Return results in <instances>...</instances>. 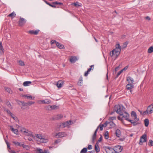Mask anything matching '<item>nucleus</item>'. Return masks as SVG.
<instances>
[{
    "mask_svg": "<svg viewBox=\"0 0 153 153\" xmlns=\"http://www.w3.org/2000/svg\"><path fill=\"white\" fill-rule=\"evenodd\" d=\"M121 50V47L119 44L116 45V48L110 53V55L113 57H117L120 54Z\"/></svg>",
    "mask_w": 153,
    "mask_h": 153,
    "instance_id": "f257e3e1",
    "label": "nucleus"
},
{
    "mask_svg": "<svg viewBox=\"0 0 153 153\" xmlns=\"http://www.w3.org/2000/svg\"><path fill=\"white\" fill-rule=\"evenodd\" d=\"M36 137L40 139L41 142L42 143H46L48 142V140L45 138V137L41 134H35Z\"/></svg>",
    "mask_w": 153,
    "mask_h": 153,
    "instance_id": "f03ea898",
    "label": "nucleus"
},
{
    "mask_svg": "<svg viewBox=\"0 0 153 153\" xmlns=\"http://www.w3.org/2000/svg\"><path fill=\"white\" fill-rule=\"evenodd\" d=\"M72 121L71 120L65 122L59 125V127L62 128H64L71 124Z\"/></svg>",
    "mask_w": 153,
    "mask_h": 153,
    "instance_id": "7ed1b4c3",
    "label": "nucleus"
},
{
    "mask_svg": "<svg viewBox=\"0 0 153 153\" xmlns=\"http://www.w3.org/2000/svg\"><path fill=\"white\" fill-rule=\"evenodd\" d=\"M59 5V6L63 5V4L62 3L58 2V1H55L52 3V4H48V5L51 7L53 8H56L59 7H57L56 5Z\"/></svg>",
    "mask_w": 153,
    "mask_h": 153,
    "instance_id": "20e7f679",
    "label": "nucleus"
},
{
    "mask_svg": "<svg viewBox=\"0 0 153 153\" xmlns=\"http://www.w3.org/2000/svg\"><path fill=\"white\" fill-rule=\"evenodd\" d=\"M22 131L25 133L26 135L32 137H35V136L33 134L32 132L29 131L27 129L25 128H23L22 130Z\"/></svg>",
    "mask_w": 153,
    "mask_h": 153,
    "instance_id": "39448f33",
    "label": "nucleus"
},
{
    "mask_svg": "<svg viewBox=\"0 0 153 153\" xmlns=\"http://www.w3.org/2000/svg\"><path fill=\"white\" fill-rule=\"evenodd\" d=\"M146 134H144L142 136L140 137V142L139 144L142 145L143 143L146 142L147 140H146Z\"/></svg>",
    "mask_w": 153,
    "mask_h": 153,
    "instance_id": "423d86ee",
    "label": "nucleus"
},
{
    "mask_svg": "<svg viewBox=\"0 0 153 153\" xmlns=\"http://www.w3.org/2000/svg\"><path fill=\"white\" fill-rule=\"evenodd\" d=\"M105 150L106 153H117L115 150L112 148L105 147Z\"/></svg>",
    "mask_w": 153,
    "mask_h": 153,
    "instance_id": "0eeeda50",
    "label": "nucleus"
},
{
    "mask_svg": "<svg viewBox=\"0 0 153 153\" xmlns=\"http://www.w3.org/2000/svg\"><path fill=\"white\" fill-rule=\"evenodd\" d=\"M26 20L24 18L20 17L19 21V26H23L26 23Z\"/></svg>",
    "mask_w": 153,
    "mask_h": 153,
    "instance_id": "6e6552de",
    "label": "nucleus"
},
{
    "mask_svg": "<svg viewBox=\"0 0 153 153\" xmlns=\"http://www.w3.org/2000/svg\"><path fill=\"white\" fill-rule=\"evenodd\" d=\"M123 149L122 146H117L114 147V149L117 153L121 152Z\"/></svg>",
    "mask_w": 153,
    "mask_h": 153,
    "instance_id": "1a4fd4ad",
    "label": "nucleus"
},
{
    "mask_svg": "<svg viewBox=\"0 0 153 153\" xmlns=\"http://www.w3.org/2000/svg\"><path fill=\"white\" fill-rule=\"evenodd\" d=\"M65 135L66 134L64 132H59L56 133L55 136L57 138H61L65 137Z\"/></svg>",
    "mask_w": 153,
    "mask_h": 153,
    "instance_id": "9d476101",
    "label": "nucleus"
},
{
    "mask_svg": "<svg viewBox=\"0 0 153 153\" xmlns=\"http://www.w3.org/2000/svg\"><path fill=\"white\" fill-rule=\"evenodd\" d=\"M63 117V116L61 114H58L54 116L53 119L55 120H59Z\"/></svg>",
    "mask_w": 153,
    "mask_h": 153,
    "instance_id": "9b49d317",
    "label": "nucleus"
},
{
    "mask_svg": "<svg viewBox=\"0 0 153 153\" xmlns=\"http://www.w3.org/2000/svg\"><path fill=\"white\" fill-rule=\"evenodd\" d=\"M39 31V30H31L29 31L28 33L31 34H34L36 35L38 34Z\"/></svg>",
    "mask_w": 153,
    "mask_h": 153,
    "instance_id": "f8f14e48",
    "label": "nucleus"
},
{
    "mask_svg": "<svg viewBox=\"0 0 153 153\" xmlns=\"http://www.w3.org/2000/svg\"><path fill=\"white\" fill-rule=\"evenodd\" d=\"M40 102V103L41 104H49L51 103V101L49 100L46 99L45 100H41Z\"/></svg>",
    "mask_w": 153,
    "mask_h": 153,
    "instance_id": "ddd939ff",
    "label": "nucleus"
},
{
    "mask_svg": "<svg viewBox=\"0 0 153 153\" xmlns=\"http://www.w3.org/2000/svg\"><path fill=\"white\" fill-rule=\"evenodd\" d=\"M37 153H48V150H45L43 151L42 149H36Z\"/></svg>",
    "mask_w": 153,
    "mask_h": 153,
    "instance_id": "4468645a",
    "label": "nucleus"
},
{
    "mask_svg": "<svg viewBox=\"0 0 153 153\" xmlns=\"http://www.w3.org/2000/svg\"><path fill=\"white\" fill-rule=\"evenodd\" d=\"M63 83L64 82L62 80L59 81L57 82L56 84L57 87L59 88H61L62 86Z\"/></svg>",
    "mask_w": 153,
    "mask_h": 153,
    "instance_id": "2eb2a0df",
    "label": "nucleus"
},
{
    "mask_svg": "<svg viewBox=\"0 0 153 153\" xmlns=\"http://www.w3.org/2000/svg\"><path fill=\"white\" fill-rule=\"evenodd\" d=\"M94 149L97 152V153L100 152V148L98 146V143H96L94 147Z\"/></svg>",
    "mask_w": 153,
    "mask_h": 153,
    "instance_id": "dca6fc26",
    "label": "nucleus"
},
{
    "mask_svg": "<svg viewBox=\"0 0 153 153\" xmlns=\"http://www.w3.org/2000/svg\"><path fill=\"white\" fill-rule=\"evenodd\" d=\"M134 87V85L132 84L128 83L126 86V88L128 90L131 89Z\"/></svg>",
    "mask_w": 153,
    "mask_h": 153,
    "instance_id": "f3484780",
    "label": "nucleus"
},
{
    "mask_svg": "<svg viewBox=\"0 0 153 153\" xmlns=\"http://www.w3.org/2000/svg\"><path fill=\"white\" fill-rule=\"evenodd\" d=\"M127 80L128 81V83H131L132 84L134 82L133 79L130 76H128L127 77Z\"/></svg>",
    "mask_w": 153,
    "mask_h": 153,
    "instance_id": "a211bd4d",
    "label": "nucleus"
},
{
    "mask_svg": "<svg viewBox=\"0 0 153 153\" xmlns=\"http://www.w3.org/2000/svg\"><path fill=\"white\" fill-rule=\"evenodd\" d=\"M122 116L123 118H125V120H127L128 119L129 115L127 113L125 112V114H124L123 113V115Z\"/></svg>",
    "mask_w": 153,
    "mask_h": 153,
    "instance_id": "6ab92c4d",
    "label": "nucleus"
},
{
    "mask_svg": "<svg viewBox=\"0 0 153 153\" xmlns=\"http://www.w3.org/2000/svg\"><path fill=\"white\" fill-rule=\"evenodd\" d=\"M56 45L60 49H64V46L62 44L58 42L56 43Z\"/></svg>",
    "mask_w": 153,
    "mask_h": 153,
    "instance_id": "aec40b11",
    "label": "nucleus"
},
{
    "mask_svg": "<svg viewBox=\"0 0 153 153\" xmlns=\"http://www.w3.org/2000/svg\"><path fill=\"white\" fill-rule=\"evenodd\" d=\"M82 76H80L77 82L78 85L79 86H81L82 84Z\"/></svg>",
    "mask_w": 153,
    "mask_h": 153,
    "instance_id": "412c9836",
    "label": "nucleus"
},
{
    "mask_svg": "<svg viewBox=\"0 0 153 153\" xmlns=\"http://www.w3.org/2000/svg\"><path fill=\"white\" fill-rule=\"evenodd\" d=\"M10 129L13 131V133H14L15 134H17L18 133V131L17 129H14L13 127L11 126H10Z\"/></svg>",
    "mask_w": 153,
    "mask_h": 153,
    "instance_id": "4be33fe9",
    "label": "nucleus"
},
{
    "mask_svg": "<svg viewBox=\"0 0 153 153\" xmlns=\"http://www.w3.org/2000/svg\"><path fill=\"white\" fill-rule=\"evenodd\" d=\"M151 106H153V105L152 104H151L147 108V110L146 111H144L143 113V115H144L145 114H149L148 111L149 110V109L151 107Z\"/></svg>",
    "mask_w": 153,
    "mask_h": 153,
    "instance_id": "5701e85b",
    "label": "nucleus"
},
{
    "mask_svg": "<svg viewBox=\"0 0 153 153\" xmlns=\"http://www.w3.org/2000/svg\"><path fill=\"white\" fill-rule=\"evenodd\" d=\"M120 106L119 105H115L114 108V110L116 112H119V111H118V110L120 109Z\"/></svg>",
    "mask_w": 153,
    "mask_h": 153,
    "instance_id": "b1692460",
    "label": "nucleus"
},
{
    "mask_svg": "<svg viewBox=\"0 0 153 153\" xmlns=\"http://www.w3.org/2000/svg\"><path fill=\"white\" fill-rule=\"evenodd\" d=\"M48 107L50 108L51 110H54L58 108V107L55 105H48Z\"/></svg>",
    "mask_w": 153,
    "mask_h": 153,
    "instance_id": "393cba45",
    "label": "nucleus"
},
{
    "mask_svg": "<svg viewBox=\"0 0 153 153\" xmlns=\"http://www.w3.org/2000/svg\"><path fill=\"white\" fill-rule=\"evenodd\" d=\"M31 82H32L30 81H25L23 82V85L24 86H26L29 85L31 83Z\"/></svg>",
    "mask_w": 153,
    "mask_h": 153,
    "instance_id": "a878e982",
    "label": "nucleus"
},
{
    "mask_svg": "<svg viewBox=\"0 0 153 153\" xmlns=\"http://www.w3.org/2000/svg\"><path fill=\"white\" fill-rule=\"evenodd\" d=\"M16 15L15 13L14 12H13L9 14L8 16L10 17L11 18L13 19L16 16Z\"/></svg>",
    "mask_w": 153,
    "mask_h": 153,
    "instance_id": "bb28decb",
    "label": "nucleus"
},
{
    "mask_svg": "<svg viewBox=\"0 0 153 153\" xmlns=\"http://www.w3.org/2000/svg\"><path fill=\"white\" fill-rule=\"evenodd\" d=\"M22 97H26L27 99L30 100H33L34 98V97H33V98L32 96L31 95H23Z\"/></svg>",
    "mask_w": 153,
    "mask_h": 153,
    "instance_id": "cd10ccee",
    "label": "nucleus"
},
{
    "mask_svg": "<svg viewBox=\"0 0 153 153\" xmlns=\"http://www.w3.org/2000/svg\"><path fill=\"white\" fill-rule=\"evenodd\" d=\"M115 134L116 135V136L118 137H120V130L119 129H117L116 130V131L115 132Z\"/></svg>",
    "mask_w": 153,
    "mask_h": 153,
    "instance_id": "c85d7f7f",
    "label": "nucleus"
},
{
    "mask_svg": "<svg viewBox=\"0 0 153 153\" xmlns=\"http://www.w3.org/2000/svg\"><path fill=\"white\" fill-rule=\"evenodd\" d=\"M78 60L77 58H70L69 59L70 61L72 63H74Z\"/></svg>",
    "mask_w": 153,
    "mask_h": 153,
    "instance_id": "c756f323",
    "label": "nucleus"
},
{
    "mask_svg": "<svg viewBox=\"0 0 153 153\" xmlns=\"http://www.w3.org/2000/svg\"><path fill=\"white\" fill-rule=\"evenodd\" d=\"M5 90L7 92H8L10 94H12L13 93V91L10 88L5 87L4 88Z\"/></svg>",
    "mask_w": 153,
    "mask_h": 153,
    "instance_id": "7c9ffc66",
    "label": "nucleus"
},
{
    "mask_svg": "<svg viewBox=\"0 0 153 153\" xmlns=\"http://www.w3.org/2000/svg\"><path fill=\"white\" fill-rule=\"evenodd\" d=\"M145 126L146 127H147L149 124V122L148 119H146L144 120Z\"/></svg>",
    "mask_w": 153,
    "mask_h": 153,
    "instance_id": "2f4dec72",
    "label": "nucleus"
},
{
    "mask_svg": "<svg viewBox=\"0 0 153 153\" xmlns=\"http://www.w3.org/2000/svg\"><path fill=\"white\" fill-rule=\"evenodd\" d=\"M108 124L111 126V128L114 127L115 126V124L112 121L109 122Z\"/></svg>",
    "mask_w": 153,
    "mask_h": 153,
    "instance_id": "473e14b6",
    "label": "nucleus"
},
{
    "mask_svg": "<svg viewBox=\"0 0 153 153\" xmlns=\"http://www.w3.org/2000/svg\"><path fill=\"white\" fill-rule=\"evenodd\" d=\"M3 50L4 49L2 45L1 42H0V53L3 52Z\"/></svg>",
    "mask_w": 153,
    "mask_h": 153,
    "instance_id": "72a5a7b5",
    "label": "nucleus"
},
{
    "mask_svg": "<svg viewBox=\"0 0 153 153\" xmlns=\"http://www.w3.org/2000/svg\"><path fill=\"white\" fill-rule=\"evenodd\" d=\"M18 101V103L19 104L20 102L22 104L23 106H27V103H25V102L23 101Z\"/></svg>",
    "mask_w": 153,
    "mask_h": 153,
    "instance_id": "f704fd0d",
    "label": "nucleus"
},
{
    "mask_svg": "<svg viewBox=\"0 0 153 153\" xmlns=\"http://www.w3.org/2000/svg\"><path fill=\"white\" fill-rule=\"evenodd\" d=\"M153 52V46H151L149 48L148 50V53H151Z\"/></svg>",
    "mask_w": 153,
    "mask_h": 153,
    "instance_id": "c9c22d12",
    "label": "nucleus"
},
{
    "mask_svg": "<svg viewBox=\"0 0 153 153\" xmlns=\"http://www.w3.org/2000/svg\"><path fill=\"white\" fill-rule=\"evenodd\" d=\"M104 136L105 139H107L108 138V131H106L105 132Z\"/></svg>",
    "mask_w": 153,
    "mask_h": 153,
    "instance_id": "e433bc0d",
    "label": "nucleus"
},
{
    "mask_svg": "<svg viewBox=\"0 0 153 153\" xmlns=\"http://www.w3.org/2000/svg\"><path fill=\"white\" fill-rule=\"evenodd\" d=\"M118 111H119V112H116L119 114L120 116H123V113L122 111L121 108V106L120 107V109L118 110Z\"/></svg>",
    "mask_w": 153,
    "mask_h": 153,
    "instance_id": "4c0bfd02",
    "label": "nucleus"
},
{
    "mask_svg": "<svg viewBox=\"0 0 153 153\" xmlns=\"http://www.w3.org/2000/svg\"><path fill=\"white\" fill-rule=\"evenodd\" d=\"M148 145L149 146H153V141L152 140H149Z\"/></svg>",
    "mask_w": 153,
    "mask_h": 153,
    "instance_id": "58836bf2",
    "label": "nucleus"
},
{
    "mask_svg": "<svg viewBox=\"0 0 153 153\" xmlns=\"http://www.w3.org/2000/svg\"><path fill=\"white\" fill-rule=\"evenodd\" d=\"M87 149L86 148H83L81 151L80 153H86L87 152Z\"/></svg>",
    "mask_w": 153,
    "mask_h": 153,
    "instance_id": "ea45409f",
    "label": "nucleus"
},
{
    "mask_svg": "<svg viewBox=\"0 0 153 153\" xmlns=\"http://www.w3.org/2000/svg\"><path fill=\"white\" fill-rule=\"evenodd\" d=\"M116 119V117L115 116L112 117H110L109 118L108 120L110 121H112V120H115Z\"/></svg>",
    "mask_w": 153,
    "mask_h": 153,
    "instance_id": "a19ab883",
    "label": "nucleus"
},
{
    "mask_svg": "<svg viewBox=\"0 0 153 153\" xmlns=\"http://www.w3.org/2000/svg\"><path fill=\"white\" fill-rule=\"evenodd\" d=\"M131 116L132 117H137V114L134 111H132L131 113Z\"/></svg>",
    "mask_w": 153,
    "mask_h": 153,
    "instance_id": "79ce46f5",
    "label": "nucleus"
},
{
    "mask_svg": "<svg viewBox=\"0 0 153 153\" xmlns=\"http://www.w3.org/2000/svg\"><path fill=\"white\" fill-rule=\"evenodd\" d=\"M13 143L16 146H21L20 143L18 142L13 141Z\"/></svg>",
    "mask_w": 153,
    "mask_h": 153,
    "instance_id": "37998d69",
    "label": "nucleus"
},
{
    "mask_svg": "<svg viewBox=\"0 0 153 153\" xmlns=\"http://www.w3.org/2000/svg\"><path fill=\"white\" fill-rule=\"evenodd\" d=\"M18 62L19 63V65L21 66H23L25 65L24 62L22 61L19 60Z\"/></svg>",
    "mask_w": 153,
    "mask_h": 153,
    "instance_id": "c03bdc74",
    "label": "nucleus"
},
{
    "mask_svg": "<svg viewBox=\"0 0 153 153\" xmlns=\"http://www.w3.org/2000/svg\"><path fill=\"white\" fill-rule=\"evenodd\" d=\"M104 126V125L103 124L100 125L98 127H99V128L100 131H102L103 130V127Z\"/></svg>",
    "mask_w": 153,
    "mask_h": 153,
    "instance_id": "a18cd8bd",
    "label": "nucleus"
},
{
    "mask_svg": "<svg viewBox=\"0 0 153 153\" xmlns=\"http://www.w3.org/2000/svg\"><path fill=\"white\" fill-rule=\"evenodd\" d=\"M34 103V102L32 101H29L27 102V106H30L32 104H33Z\"/></svg>",
    "mask_w": 153,
    "mask_h": 153,
    "instance_id": "49530a36",
    "label": "nucleus"
},
{
    "mask_svg": "<svg viewBox=\"0 0 153 153\" xmlns=\"http://www.w3.org/2000/svg\"><path fill=\"white\" fill-rule=\"evenodd\" d=\"M6 104L9 108H12L11 105L9 102L7 101L6 103Z\"/></svg>",
    "mask_w": 153,
    "mask_h": 153,
    "instance_id": "de8ad7c7",
    "label": "nucleus"
},
{
    "mask_svg": "<svg viewBox=\"0 0 153 153\" xmlns=\"http://www.w3.org/2000/svg\"><path fill=\"white\" fill-rule=\"evenodd\" d=\"M11 117L15 120H17V118L16 117H15L14 115H13V114L12 113V114L10 115Z\"/></svg>",
    "mask_w": 153,
    "mask_h": 153,
    "instance_id": "09e8293b",
    "label": "nucleus"
},
{
    "mask_svg": "<svg viewBox=\"0 0 153 153\" xmlns=\"http://www.w3.org/2000/svg\"><path fill=\"white\" fill-rule=\"evenodd\" d=\"M128 44V43L127 42H126L125 43H124L123 45V48H125L126 47Z\"/></svg>",
    "mask_w": 153,
    "mask_h": 153,
    "instance_id": "8fccbe9b",
    "label": "nucleus"
},
{
    "mask_svg": "<svg viewBox=\"0 0 153 153\" xmlns=\"http://www.w3.org/2000/svg\"><path fill=\"white\" fill-rule=\"evenodd\" d=\"M96 137H95V136L93 135L92 138V142L93 143H94V141L96 140Z\"/></svg>",
    "mask_w": 153,
    "mask_h": 153,
    "instance_id": "3c124183",
    "label": "nucleus"
},
{
    "mask_svg": "<svg viewBox=\"0 0 153 153\" xmlns=\"http://www.w3.org/2000/svg\"><path fill=\"white\" fill-rule=\"evenodd\" d=\"M78 2H76V3H74V5L76 7H78L79 6H80V5H79L78 4Z\"/></svg>",
    "mask_w": 153,
    "mask_h": 153,
    "instance_id": "603ef678",
    "label": "nucleus"
},
{
    "mask_svg": "<svg viewBox=\"0 0 153 153\" xmlns=\"http://www.w3.org/2000/svg\"><path fill=\"white\" fill-rule=\"evenodd\" d=\"M153 110L152 108H151L150 107L149 109V110L148 111L149 114H151L153 112Z\"/></svg>",
    "mask_w": 153,
    "mask_h": 153,
    "instance_id": "864d4df0",
    "label": "nucleus"
},
{
    "mask_svg": "<svg viewBox=\"0 0 153 153\" xmlns=\"http://www.w3.org/2000/svg\"><path fill=\"white\" fill-rule=\"evenodd\" d=\"M24 148H25L27 150H28L29 149L30 147L26 145L25 146V147H24Z\"/></svg>",
    "mask_w": 153,
    "mask_h": 153,
    "instance_id": "5fc2aeb1",
    "label": "nucleus"
},
{
    "mask_svg": "<svg viewBox=\"0 0 153 153\" xmlns=\"http://www.w3.org/2000/svg\"><path fill=\"white\" fill-rule=\"evenodd\" d=\"M123 72V70H121L118 72L117 74V77H118Z\"/></svg>",
    "mask_w": 153,
    "mask_h": 153,
    "instance_id": "6e6d98bb",
    "label": "nucleus"
},
{
    "mask_svg": "<svg viewBox=\"0 0 153 153\" xmlns=\"http://www.w3.org/2000/svg\"><path fill=\"white\" fill-rule=\"evenodd\" d=\"M92 149V147L91 145H88V149Z\"/></svg>",
    "mask_w": 153,
    "mask_h": 153,
    "instance_id": "4d7b16f0",
    "label": "nucleus"
},
{
    "mask_svg": "<svg viewBox=\"0 0 153 153\" xmlns=\"http://www.w3.org/2000/svg\"><path fill=\"white\" fill-rule=\"evenodd\" d=\"M5 110L8 114H9L10 115L12 114V113H11V112L9 110L6 109Z\"/></svg>",
    "mask_w": 153,
    "mask_h": 153,
    "instance_id": "13d9d810",
    "label": "nucleus"
},
{
    "mask_svg": "<svg viewBox=\"0 0 153 153\" xmlns=\"http://www.w3.org/2000/svg\"><path fill=\"white\" fill-rule=\"evenodd\" d=\"M102 140V136L101 135L100 137L99 138L97 142V143H98L99 142L101 141Z\"/></svg>",
    "mask_w": 153,
    "mask_h": 153,
    "instance_id": "bf43d9fd",
    "label": "nucleus"
},
{
    "mask_svg": "<svg viewBox=\"0 0 153 153\" xmlns=\"http://www.w3.org/2000/svg\"><path fill=\"white\" fill-rule=\"evenodd\" d=\"M51 44H53L56 43H56L57 42H56L55 40H52L51 41Z\"/></svg>",
    "mask_w": 153,
    "mask_h": 153,
    "instance_id": "052dcab7",
    "label": "nucleus"
},
{
    "mask_svg": "<svg viewBox=\"0 0 153 153\" xmlns=\"http://www.w3.org/2000/svg\"><path fill=\"white\" fill-rule=\"evenodd\" d=\"M128 68V66H126L124 68L122 69L121 70H123V71H125V70H126Z\"/></svg>",
    "mask_w": 153,
    "mask_h": 153,
    "instance_id": "680f3d73",
    "label": "nucleus"
},
{
    "mask_svg": "<svg viewBox=\"0 0 153 153\" xmlns=\"http://www.w3.org/2000/svg\"><path fill=\"white\" fill-rule=\"evenodd\" d=\"M108 123H109V122L106 121L103 125H104V127H106L107 126L108 124Z\"/></svg>",
    "mask_w": 153,
    "mask_h": 153,
    "instance_id": "e2e57ef3",
    "label": "nucleus"
},
{
    "mask_svg": "<svg viewBox=\"0 0 153 153\" xmlns=\"http://www.w3.org/2000/svg\"><path fill=\"white\" fill-rule=\"evenodd\" d=\"M6 142L7 144L8 148L9 149H10V146L9 145L8 143V142L6 141Z\"/></svg>",
    "mask_w": 153,
    "mask_h": 153,
    "instance_id": "0e129e2a",
    "label": "nucleus"
},
{
    "mask_svg": "<svg viewBox=\"0 0 153 153\" xmlns=\"http://www.w3.org/2000/svg\"><path fill=\"white\" fill-rule=\"evenodd\" d=\"M134 117V120H135V122H137L139 120V119L137 117Z\"/></svg>",
    "mask_w": 153,
    "mask_h": 153,
    "instance_id": "69168bd1",
    "label": "nucleus"
},
{
    "mask_svg": "<svg viewBox=\"0 0 153 153\" xmlns=\"http://www.w3.org/2000/svg\"><path fill=\"white\" fill-rule=\"evenodd\" d=\"M89 72L88 71H86L85 73L84 76H87L88 75Z\"/></svg>",
    "mask_w": 153,
    "mask_h": 153,
    "instance_id": "338daca9",
    "label": "nucleus"
},
{
    "mask_svg": "<svg viewBox=\"0 0 153 153\" xmlns=\"http://www.w3.org/2000/svg\"><path fill=\"white\" fill-rule=\"evenodd\" d=\"M60 141L58 140H56L54 141V144H56L59 143Z\"/></svg>",
    "mask_w": 153,
    "mask_h": 153,
    "instance_id": "774afa93",
    "label": "nucleus"
}]
</instances>
